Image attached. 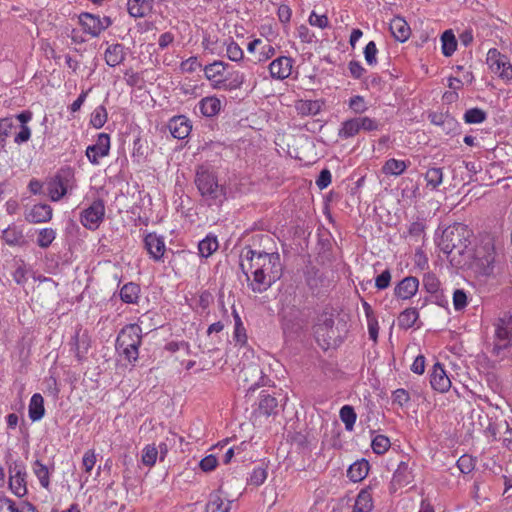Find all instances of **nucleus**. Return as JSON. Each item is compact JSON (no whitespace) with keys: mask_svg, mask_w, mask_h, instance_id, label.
<instances>
[{"mask_svg":"<svg viewBox=\"0 0 512 512\" xmlns=\"http://www.w3.org/2000/svg\"><path fill=\"white\" fill-rule=\"evenodd\" d=\"M126 58L125 47L120 43H113L107 46L104 52V60L110 67H116L123 63Z\"/></svg>","mask_w":512,"mask_h":512,"instance_id":"nucleus-24","label":"nucleus"},{"mask_svg":"<svg viewBox=\"0 0 512 512\" xmlns=\"http://www.w3.org/2000/svg\"><path fill=\"white\" fill-rule=\"evenodd\" d=\"M32 471L39 480L40 485L43 488L48 489L50 486V472L48 467L40 460H35L32 463Z\"/></svg>","mask_w":512,"mask_h":512,"instance_id":"nucleus-42","label":"nucleus"},{"mask_svg":"<svg viewBox=\"0 0 512 512\" xmlns=\"http://www.w3.org/2000/svg\"><path fill=\"white\" fill-rule=\"evenodd\" d=\"M391 443L387 436L377 435L373 438L371 447L374 453L381 455L388 451Z\"/></svg>","mask_w":512,"mask_h":512,"instance_id":"nucleus-52","label":"nucleus"},{"mask_svg":"<svg viewBox=\"0 0 512 512\" xmlns=\"http://www.w3.org/2000/svg\"><path fill=\"white\" fill-rule=\"evenodd\" d=\"M418 319V310L416 308H407L399 314L397 324L400 329L408 330L416 324Z\"/></svg>","mask_w":512,"mask_h":512,"instance_id":"nucleus-37","label":"nucleus"},{"mask_svg":"<svg viewBox=\"0 0 512 512\" xmlns=\"http://www.w3.org/2000/svg\"><path fill=\"white\" fill-rule=\"evenodd\" d=\"M198 107L203 116L211 118L220 113L222 101L215 95L207 96L199 101Z\"/></svg>","mask_w":512,"mask_h":512,"instance_id":"nucleus-26","label":"nucleus"},{"mask_svg":"<svg viewBox=\"0 0 512 512\" xmlns=\"http://www.w3.org/2000/svg\"><path fill=\"white\" fill-rule=\"evenodd\" d=\"M154 0H128L127 10L130 16L142 18L148 15L153 8Z\"/></svg>","mask_w":512,"mask_h":512,"instance_id":"nucleus-29","label":"nucleus"},{"mask_svg":"<svg viewBox=\"0 0 512 512\" xmlns=\"http://www.w3.org/2000/svg\"><path fill=\"white\" fill-rule=\"evenodd\" d=\"M315 339L322 349H327L334 336V318L330 312H322L317 316L313 326Z\"/></svg>","mask_w":512,"mask_h":512,"instance_id":"nucleus-8","label":"nucleus"},{"mask_svg":"<svg viewBox=\"0 0 512 512\" xmlns=\"http://www.w3.org/2000/svg\"><path fill=\"white\" fill-rule=\"evenodd\" d=\"M391 400L393 405L404 408L411 400L410 393L404 388L396 389L392 392Z\"/></svg>","mask_w":512,"mask_h":512,"instance_id":"nucleus-51","label":"nucleus"},{"mask_svg":"<svg viewBox=\"0 0 512 512\" xmlns=\"http://www.w3.org/2000/svg\"><path fill=\"white\" fill-rule=\"evenodd\" d=\"M413 261L416 267L420 270H426L429 267L428 257L425 252L421 249L415 251Z\"/></svg>","mask_w":512,"mask_h":512,"instance_id":"nucleus-64","label":"nucleus"},{"mask_svg":"<svg viewBox=\"0 0 512 512\" xmlns=\"http://www.w3.org/2000/svg\"><path fill=\"white\" fill-rule=\"evenodd\" d=\"M411 481L412 474L409 469L408 463L401 461L393 474L391 486L394 490H396L398 488L408 485Z\"/></svg>","mask_w":512,"mask_h":512,"instance_id":"nucleus-27","label":"nucleus"},{"mask_svg":"<svg viewBox=\"0 0 512 512\" xmlns=\"http://www.w3.org/2000/svg\"><path fill=\"white\" fill-rule=\"evenodd\" d=\"M419 280L416 277L408 276L402 279L395 287L394 294L402 300L411 299L418 291Z\"/></svg>","mask_w":512,"mask_h":512,"instance_id":"nucleus-21","label":"nucleus"},{"mask_svg":"<svg viewBox=\"0 0 512 512\" xmlns=\"http://www.w3.org/2000/svg\"><path fill=\"white\" fill-rule=\"evenodd\" d=\"M410 165L409 161L398 160L395 158L388 159L383 167L382 172L385 175L400 176L405 172L407 167Z\"/></svg>","mask_w":512,"mask_h":512,"instance_id":"nucleus-36","label":"nucleus"},{"mask_svg":"<svg viewBox=\"0 0 512 512\" xmlns=\"http://www.w3.org/2000/svg\"><path fill=\"white\" fill-rule=\"evenodd\" d=\"M3 240L10 246H15L21 243L23 234L15 226H10L3 231Z\"/></svg>","mask_w":512,"mask_h":512,"instance_id":"nucleus-49","label":"nucleus"},{"mask_svg":"<svg viewBox=\"0 0 512 512\" xmlns=\"http://www.w3.org/2000/svg\"><path fill=\"white\" fill-rule=\"evenodd\" d=\"M357 119L359 122L360 131L371 132L377 131L380 128V123L374 118H370L368 116H360L357 117Z\"/></svg>","mask_w":512,"mask_h":512,"instance_id":"nucleus-57","label":"nucleus"},{"mask_svg":"<svg viewBox=\"0 0 512 512\" xmlns=\"http://www.w3.org/2000/svg\"><path fill=\"white\" fill-rule=\"evenodd\" d=\"M467 306V295L463 289H456L453 293V307L460 311Z\"/></svg>","mask_w":512,"mask_h":512,"instance_id":"nucleus-62","label":"nucleus"},{"mask_svg":"<svg viewBox=\"0 0 512 512\" xmlns=\"http://www.w3.org/2000/svg\"><path fill=\"white\" fill-rule=\"evenodd\" d=\"M141 288L134 282L124 284L120 289V299L126 304H137L140 298Z\"/></svg>","mask_w":512,"mask_h":512,"instance_id":"nucleus-34","label":"nucleus"},{"mask_svg":"<svg viewBox=\"0 0 512 512\" xmlns=\"http://www.w3.org/2000/svg\"><path fill=\"white\" fill-rule=\"evenodd\" d=\"M225 47L226 57L233 62H240L244 59V51L240 45L231 37L225 39L222 48Z\"/></svg>","mask_w":512,"mask_h":512,"instance_id":"nucleus-38","label":"nucleus"},{"mask_svg":"<svg viewBox=\"0 0 512 512\" xmlns=\"http://www.w3.org/2000/svg\"><path fill=\"white\" fill-rule=\"evenodd\" d=\"M44 414H45L44 399L40 393H35L32 395L30 402H29V408H28L29 418L33 422L39 421L44 417Z\"/></svg>","mask_w":512,"mask_h":512,"instance_id":"nucleus-33","label":"nucleus"},{"mask_svg":"<svg viewBox=\"0 0 512 512\" xmlns=\"http://www.w3.org/2000/svg\"><path fill=\"white\" fill-rule=\"evenodd\" d=\"M76 187L74 174L70 170H61L49 183L48 192L52 201H59Z\"/></svg>","mask_w":512,"mask_h":512,"instance_id":"nucleus-10","label":"nucleus"},{"mask_svg":"<svg viewBox=\"0 0 512 512\" xmlns=\"http://www.w3.org/2000/svg\"><path fill=\"white\" fill-rule=\"evenodd\" d=\"M390 31L393 37L400 42H405L409 39L411 29L406 20L402 17H394L390 22Z\"/></svg>","mask_w":512,"mask_h":512,"instance_id":"nucleus-28","label":"nucleus"},{"mask_svg":"<svg viewBox=\"0 0 512 512\" xmlns=\"http://www.w3.org/2000/svg\"><path fill=\"white\" fill-rule=\"evenodd\" d=\"M56 232L52 228H43L39 231L37 244L41 248H48L55 240Z\"/></svg>","mask_w":512,"mask_h":512,"instance_id":"nucleus-53","label":"nucleus"},{"mask_svg":"<svg viewBox=\"0 0 512 512\" xmlns=\"http://www.w3.org/2000/svg\"><path fill=\"white\" fill-rule=\"evenodd\" d=\"M158 448L155 444H147L143 447L141 461L147 467H153L157 461Z\"/></svg>","mask_w":512,"mask_h":512,"instance_id":"nucleus-45","label":"nucleus"},{"mask_svg":"<svg viewBox=\"0 0 512 512\" xmlns=\"http://www.w3.org/2000/svg\"><path fill=\"white\" fill-rule=\"evenodd\" d=\"M105 214V201L98 197L81 211L79 221L84 228L95 231L103 223Z\"/></svg>","mask_w":512,"mask_h":512,"instance_id":"nucleus-6","label":"nucleus"},{"mask_svg":"<svg viewBox=\"0 0 512 512\" xmlns=\"http://www.w3.org/2000/svg\"><path fill=\"white\" fill-rule=\"evenodd\" d=\"M360 132V126L357 117L350 118L342 122L338 131L341 139H348L356 136Z\"/></svg>","mask_w":512,"mask_h":512,"instance_id":"nucleus-41","label":"nucleus"},{"mask_svg":"<svg viewBox=\"0 0 512 512\" xmlns=\"http://www.w3.org/2000/svg\"><path fill=\"white\" fill-rule=\"evenodd\" d=\"M201 67L202 64L196 56H191L180 64V70L182 73H193Z\"/></svg>","mask_w":512,"mask_h":512,"instance_id":"nucleus-59","label":"nucleus"},{"mask_svg":"<svg viewBox=\"0 0 512 512\" xmlns=\"http://www.w3.org/2000/svg\"><path fill=\"white\" fill-rule=\"evenodd\" d=\"M96 464V453L94 449L87 450L82 458V467L87 474H90Z\"/></svg>","mask_w":512,"mask_h":512,"instance_id":"nucleus-61","label":"nucleus"},{"mask_svg":"<svg viewBox=\"0 0 512 512\" xmlns=\"http://www.w3.org/2000/svg\"><path fill=\"white\" fill-rule=\"evenodd\" d=\"M195 184L208 205H217L223 201L224 189L218 184L217 177L213 172L199 167L196 171Z\"/></svg>","mask_w":512,"mask_h":512,"instance_id":"nucleus-5","label":"nucleus"},{"mask_svg":"<svg viewBox=\"0 0 512 512\" xmlns=\"http://www.w3.org/2000/svg\"><path fill=\"white\" fill-rule=\"evenodd\" d=\"M463 119L468 124H479L486 119V113L480 108H471L465 112Z\"/></svg>","mask_w":512,"mask_h":512,"instance_id":"nucleus-54","label":"nucleus"},{"mask_svg":"<svg viewBox=\"0 0 512 512\" xmlns=\"http://www.w3.org/2000/svg\"><path fill=\"white\" fill-rule=\"evenodd\" d=\"M247 51L255 57L257 63H264L276 54L272 42L261 38H253L247 44Z\"/></svg>","mask_w":512,"mask_h":512,"instance_id":"nucleus-16","label":"nucleus"},{"mask_svg":"<svg viewBox=\"0 0 512 512\" xmlns=\"http://www.w3.org/2000/svg\"><path fill=\"white\" fill-rule=\"evenodd\" d=\"M168 128L174 138L184 139L190 134L192 125L187 117L179 115L170 119Z\"/></svg>","mask_w":512,"mask_h":512,"instance_id":"nucleus-22","label":"nucleus"},{"mask_svg":"<svg viewBox=\"0 0 512 512\" xmlns=\"http://www.w3.org/2000/svg\"><path fill=\"white\" fill-rule=\"evenodd\" d=\"M240 266L247 276L249 287L255 293L267 291L282 276L281 257L277 249L245 247L240 255Z\"/></svg>","mask_w":512,"mask_h":512,"instance_id":"nucleus-1","label":"nucleus"},{"mask_svg":"<svg viewBox=\"0 0 512 512\" xmlns=\"http://www.w3.org/2000/svg\"><path fill=\"white\" fill-rule=\"evenodd\" d=\"M370 470V464L367 460L361 459L351 464L347 470V477L350 481L357 483L366 478Z\"/></svg>","mask_w":512,"mask_h":512,"instance_id":"nucleus-30","label":"nucleus"},{"mask_svg":"<svg viewBox=\"0 0 512 512\" xmlns=\"http://www.w3.org/2000/svg\"><path fill=\"white\" fill-rule=\"evenodd\" d=\"M142 344V328L138 324L124 326L116 339V350L129 363H134L139 357V348Z\"/></svg>","mask_w":512,"mask_h":512,"instance_id":"nucleus-4","label":"nucleus"},{"mask_svg":"<svg viewBox=\"0 0 512 512\" xmlns=\"http://www.w3.org/2000/svg\"><path fill=\"white\" fill-rule=\"evenodd\" d=\"M495 350L509 347L512 344V315L505 314L495 323Z\"/></svg>","mask_w":512,"mask_h":512,"instance_id":"nucleus-14","label":"nucleus"},{"mask_svg":"<svg viewBox=\"0 0 512 512\" xmlns=\"http://www.w3.org/2000/svg\"><path fill=\"white\" fill-rule=\"evenodd\" d=\"M294 60L288 56H279L269 64V73L273 79L284 80L290 77Z\"/></svg>","mask_w":512,"mask_h":512,"instance_id":"nucleus-19","label":"nucleus"},{"mask_svg":"<svg viewBox=\"0 0 512 512\" xmlns=\"http://www.w3.org/2000/svg\"><path fill=\"white\" fill-rule=\"evenodd\" d=\"M233 317H234V332H233V339L237 345L240 346V348H244L247 350V352H250L249 348L247 347V333L246 329L243 325V322L241 320V317L239 316L238 312L236 310L233 311ZM253 354V352L251 351Z\"/></svg>","mask_w":512,"mask_h":512,"instance_id":"nucleus-31","label":"nucleus"},{"mask_svg":"<svg viewBox=\"0 0 512 512\" xmlns=\"http://www.w3.org/2000/svg\"><path fill=\"white\" fill-rule=\"evenodd\" d=\"M442 53L450 57L457 49V40L452 30H446L441 35Z\"/></svg>","mask_w":512,"mask_h":512,"instance_id":"nucleus-43","label":"nucleus"},{"mask_svg":"<svg viewBox=\"0 0 512 512\" xmlns=\"http://www.w3.org/2000/svg\"><path fill=\"white\" fill-rule=\"evenodd\" d=\"M295 109L301 116H314L321 110V103L318 100H298L295 102Z\"/></svg>","mask_w":512,"mask_h":512,"instance_id":"nucleus-35","label":"nucleus"},{"mask_svg":"<svg viewBox=\"0 0 512 512\" xmlns=\"http://www.w3.org/2000/svg\"><path fill=\"white\" fill-rule=\"evenodd\" d=\"M426 186L436 190L443 182V171L441 168H430L425 173Z\"/></svg>","mask_w":512,"mask_h":512,"instance_id":"nucleus-44","label":"nucleus"},{"mask_svg":"<svg viewBox=\"0 0 512 512\" xmlns=\"http://www.w3.org/2000/svg\"><path fill=\"white\" fill-rule=\"evenodd\" d=\"M378 49L374 41H370L364 48V58L368 65L375 66L377 64Z\"/></svg>","mask_w":512,"mask_h":512,"instance_id":"nucleus-58","label":"nucleus"},{"mask_svg":"<svg viewBox=\"0 0 512 512\" xmlns=\"http://www.w3.org/2000/svg\"><path fill=\"white\" fill-rule=\"evenodd\" d=\"M476 460L467 454L462 455L457 460V467L463 474H469L475 469Z\"/></svg>","mask_w":512,"mask_h":512,"instance_id":"nucleus-55","label":"nucleus"},{"mask_svg":"<svg viewBox=\"0 0 512 512\" xmlns=\"http://www.w3.org/2000/svg\"><path fill=\"white\" fill-rule=\"evenodd\" d=\"M111 148L110 135L100 133L96 139V143L86 148L85 154L92 165H98L100 159L109 155Z\"/></svg>","mask_w":512,"mask_h":512,"instance_id":"nucleus-15","label":"nucleus"},{"mask_svg":"<svg viewBox=\"0 0 512 512\" xmlns=\"http://www.w3.org/2000/svg\"><path fill=\"white\" fill-rule=\"evenodd\" d=\"M261 374L262 371L256 363H251L248 366L243 365V368L240 371V376L245 382H249L250 380H259Z\"/></svg>","mask_w":512,"mask_h":512,"instance_id":"nucleus-50","label":"nucleus"},{"mask_svg":"<svg viewBox=\"0 0 512 512\" xmlns=\"http://www.w3.org/2000/svg\"><path fill=\"white\" fill-rule=\"evenodd\" d=\"M374 508L372 494L368 488L362 489L353 506V512H371Z\"/></svg>","mask_w":512,"mask_h":512,"instance_id":"nucleus-32","label":"nucleus"},{"mask_svg":"<svg viewBox=\"0 0 512 512\" xmlns=\"http://www.w3.org/2000/svg\"><path fill=\"white\" fill-rule=\"evenodd\" d=\"M107 119H108L107 110L103 105H100L93 110V112L91 114V118H90V124L94 128L100 129L105 125V123L107 122Z\"/></svg>","mask_w":512,"mask_h":512,"instance_id":"nucleus-46","label":"nucleus"},{"mask_svg":"<svg viewBox=\"0 0 512 512\" xmlns=\"http://www.w3.org/2000/svg\"><path fill=\"white\" fill-rule=\"evenodd\" d=\"M465 228L462 225L449 227L443 231L442 237L439 242L440 249L445 254H451L454 250L460 253L466 247L463 234Z\"/></svg>","mask_w":512,"mask_h":512,"instance_id":"nucleus-12","label":"nucleus"},{"mask_svg":"<svg viewBox=\"0 0 512 512\" xmlns=\"http://www.w3.org/2000/svg\"><path fill=\"white\" fill-rule=\"evenodd\" d=\"M267 475L268 474H267L266 469H264L262 467H256L253 469V471L250 475L249 483L254 486H260L266 481Z\"/></svg>","mask_w":512,"mask_h":512,"instance_id":"nucleus-60","label":"nucleus"},{"mask_svg":"<svg viewBox=\"0 0 512 512\" xmlns=\"http://www.w3.org/2000/svg\"><path fill=\"white\" fill-rule=\"evenodd\" d=\"M53 210L48 204H35L26 215L30 223H45L51 220Z\"/></svg>","mask_w":512,"mask_h":512,"instance_id":"nucleus-25","label":"nucleus"},{"mask_svg":"<svg viewBox=\"0 0 512 512\" xmlns=\"http://www.w3.org/2000/svg\"><path fill=\"white\" fill-rule=\"evenodd\" d=\"M78 24L86 35L91 38H96L105 31L112 22L109 17H100L99 15L89 12H83L78 16Z\"/></svg>","mask_w":512,"mask_h":512,"instance_id":"nucleus-11","label":"nucleus"},{"mask_svg":"<svg viewBox=\"0 0 512 512\" xmlns=\"http://www.w3.org/2000/svg\"><path fill=\"white\" fill-rule=\"evenodd\" d=\"M426 236V224L425 220L417 218L407 226V231L403 233V238L408 243H419L423 242Z\"/></svg>","mask_w":512,"mask_h":512,"instance_id":"nucleus-23","label":"nucleus"},{"mask_svg":"<svg viewBox=\"0 0 512 512\" xmlns=\"http://www.w3.org/2000/svg\"><path fill=\"white\" fill-rule=\"evenodd\" d=\"M231 502L225 501L219 493H212L206 504V512H229Z\"/></svg>","mask_w":512,"mask_h":512,"instance_id":"nucleus-39","label":"nucleus"},{"mask_svg":"<svg viewBox=\"0 0 512 512\" xmlns=\"http://www.w3.org/2000/svg\"><path fill=\"white\" fill-rule=\"evenodd\" d=\"M278 401L272 395L262 391L259 400L252 411L251 420L254 426H261L272 415L277 414Z\"/></svg>","mask_w":512,"mask_h":512,"instance_id":"nucleus-9","label":"nucleus"},{"mask_svg":"<svg viewBox=\"0 0 512 512\" xmlns=\"http://www.w3.org/2000/svg\"><path fill=\"white\" fill-rule=\"evenodd\" d=\"M340 419L344 423L346 430L351 431L357 419V415L352 406L344 405L340 409Z\"/></svg>","mask_w":512,"mask_h":512,"instance_id":"nucleus-47","label":"nucleus"},{"mask_svg":"<svg viewBox=\"0 0 512 512\" xmlns=\"http://www.w3.org/2000/svg\"><path fill=\"white\" fill-rule=\"evenodd\" d=\"M486 63L492 73L496 74L501 80L508 83L512 81V64L509 58L500 53L496 48H491L487 52Z\"/></svg>","mask_w":512,"mask_h":512,"instance_id":"nucleus-7","label":"nucleus"},{"mask_svg":"<svg viewBox=\"0 0 512 512\" xmlns=\"http://www.w3.org/2000/svg\"><path fill=\"white\" fill-rule=\"evenodd\" d=\"M430 384L432 389L439 393H446L451 388V379L440 362H436L432 367Z\"/></svg>","mask_w":512,"mask_h":512,"instance_id":"nucleus-17","label":"nucleus"},{"mask_svg":"<svg viewBox=\"0 0 512 512\" xmlns=\"http://www.w3.org/2000/svg\"><path fill=\"white\" fill-rule=\"evenodd\" d=\"M144 247L155 262L163 261L166 245L162 236L154 232L148 233L144 238Z\"/></svg>","mask_w":512,"mask_h":512,"instance_id":"nucleus-18","label":"nucleus"},{"mask_svg":"<svg viewBox=\"0 0 512 512\" xmlns=\"http://www.w3.org/2000/svg\"><path fill=\"white\" fill-rule=\"evenodd\" d=\"M348 106L355 114H363L368 110V106L364 97L360 95L351 97L349 99Z\"/></svg>","mask_w":512,"mask_h":512,"instance_id":"nucleus-56","label":"nucleus"},{"mask_svg":"<svg viewBox=\"0 0 512 512\" xmlns=\"http://www.w3.org/2000/svg\"><path fill=\"white\" fill-rule=\"evenodd\" d=\"M201 45L205 51H208L211 54H219L222 49V45H220L218 38L209 33L204 34Z\"/></svg>","mask_w":512,"mask_h":512,"instance_id":"nucleus-48","label":"nucleus"},{"mask_svg":"<svg viewBox=\"0 0 512 512\" xmlns=\"http://www.w3.org/2000/svg\"><path fill=\"white\" fill-rule=\"evenodd\" d=\"M309 23L312 26L318 27L320 29H325L329 25V19L325 14L318 15L313 11L309 16Z\"/></svg>","mask_w":512,"mask_h":512,"instance_id":"nucleus-63","label":"nucleus"},{"mask_svg":"<svg viewBox=\"0 0 512 512\" xmlns=\"http://www.w3.org/2000/svg\"><path fill=\"white\" fill-rule=\"evenodd\" d=\"M470 270L477 277H491L498 268L495 245L491 238L481 241L474 249L469 263Z\"/></svg>","mask_w":512,"mask_h":512,"instance_id":"nucleus-3","label":"nucleus"},{"mask_svg":"<svg viewBox=\"0 0 512 512\" xmlns=\"http://www.w3.org/2000/svg\"><path fill=\"white\" fill-rule=\"evenodd\" d=\"M228 67L229 64L221 60H215L204 66V76L210 82L213 89L226 91L241 89L246 81L245 74L239 70H234L225 76V71Z\"/></svg>","mask_w":512,"mask_h":512,"instance_id":"nucleus-2","label":"nucleus"},{"mask_svg":"<svg viewBox=\"0 0 512 512\" xmlns=\"http://www.w3.org/2000/svg\"><path fill=\"white\" fill-rule=\"evenodd\" d=\"M484 433L491 441H501L505 448L512 450V428L507 421H490Z\"/></svg>","mask_w":512,"mask_h":512,"instance_id":"nucleus-13","label":"nucleus"},{"mask_svg":"<svg viewBox=\"0 0 512 512\" xmlns=\"http://www.w3.org/2000/svg\"><path fill=\"white\" fill-rule=\"evenodd\" d=\"M219 247L217 237L209 234L198 244L199 255L204 258L210 257Z\"/></svg>","mask_w":512,"mask_h":512,"instance_id":"nucleus-40","label":"nucleus"},{"mask_svg":"<svg viewBox=\"0 0 512 512\" xmlns=\"http://www.w3.org/2000/svg\"><path fill=\"white\" fill-rule=\"evenodd\" d=\"M9 487L17 497L26 495V472L22 465L15 464L10 468Z\"/></svg>","mask_w":512,"mask_h":512,"instance_id":"nucleus-20","label":"nucleus"}]
</instances>
